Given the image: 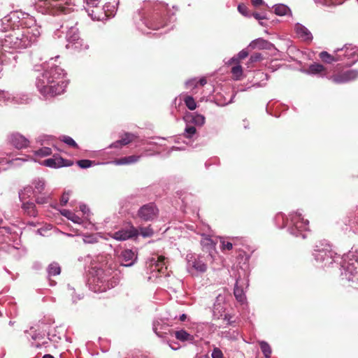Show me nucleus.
Masks as SVG:
<instances>
[{"label":"nucleus","instance_id":"obj_40","mask_svg":"<svg viewBox=\"0 0 358 358\" xmlns=\"http://www.w3.org/2000/svg\"><path fill=\"white\" fill-rule=\"evenodd\" d=\"M68 213L69 214V216H68L69 220H71L74 223H78V224L81 223L82 220L80 217H78L76 214L71 213V212H68Z\"/></svg>","mask_w":358,"mask_h":358},{"label":"nucleus","instance_id":"obj_52","mask_svg":"<svg viewBox=\"0 0 358 358\" xmlns=\"http://www.w3.org/2000/svg\"><path fill=\"white\" fill-rule=\"evenodd\" d=\"M201 85L203 86L204 85L206 84L207 81H206V79L205 78H201L199 82H198Z\"/></svg>","mask_w":358,"mask_h":358},{"label":"nucleus","instance_id":"obj_41","mask_svg":"<svg viewBox=\"0 0 358 358\" xmlns=\"http://www.w3.org/2000/svg\"><path fill=\"white\" fill-rule=\"evenodd\" d=\"M212 358H224V355L221 350L217 348H214L212 352Z\"/></svg>","mask_w":358,"mask_h":358},{"label":"nucleus","instance_id":"obj_54","mask_svg":"<svg viewBox=\"0 0 358 358\" xmlns=\"http://www.w3.org/2000/svg\"><path fill=\"white\" fill-rule=\"evenodd\" d=\"M186 318H187L186 315L182 314V315H180V321H185V320H186Z\"/></svg>","mask_w":358,"mask_h":358},{"label":"nucleus","instance_id":"obj_43","mask_svg":"<svg viewBox=\"0 0 358 358\" xmlns=\"http://www.w3.org/2000/svg\"><path fill=\"white\" fill-rule=\"evenodd\" d=\"M238 10L241 14H243L245 16H248L249 15L248 12V7L243 3L238 5Z\"/></svg>","mask_w":358,"mask_h":358},{"label":"nucleus","instance_id":"obj_1","mask_svg":"<svg viewBox=\"0 0 358 358\" xmlns=\"http://www.w3.org/2000/svg\"><path fill=\"white\" fill-rule=\"evenodd\" d=\"M62 70L58 66L45 71L38 79L36 87L41 94L53 97L64 92L66 83L64 80Z\"/></svg>","mask_w":358,"mask_h":358},{"label":"nucleus","instance_id":"obj_32","mask_svg":"<svg viewBox=\"0 0 358 358\" xmlns=\"http://www.w3.org/2000/svg\"><path fill=\"white\" fill-rule=\"evenodd\" d=\"M61 141L66 143L71 147H73L74 148H78V144L76 143V141L70 136H62L60 138Z\"/></svg>","mask_w":358,"mask_h":358},{"label":"nucleus","instance_id":"obj_20","mask_svg":"<svg viewBox=\"0 0 358 358\" xmlns=\"http://www.w3.org/2000/svg\"><path fill=\"white\" fill-rule=\"evenodd\" d=\"M166 258L164 256H159L157 257V260L155 262V268L159 273H164V269L166 271L167 269V266L165 263Z\"/></svg>","mask_w":358,"mask_h":358},{"label":"nucleus","instance_id":"obj_51","mask_svg":"<svg viewBox=\"0 0 358 358\" xmlns=\"http://www.w3.org/2000/svg\"><path fill=\"white\" fill-rule=\"evenodd\" d=\"M0 229H3L5 232H6L8 234H10L11 233V229L8 227H0Z\"/></svg>","mask_w":358,"mask_h":358},{"label":"nucleus","instance_id":"obj_9","mask_svg":"<svg viewBox=\"0 0 358 358\" xmlns=\"http://www.w3.org/2000/svg\"><path fill=\"white\" fill-rule=\"evenodd\" d=\"M205 257L199 256L197 259L189 260V266L193 268L198 272L204 273L207 271V262Z\"/></svg>","mask_w":358,"mask_h":358},{"label":"nucleus","instance_id":"obj_24","mask_svg":"<svg viewBox=\"0 0 358 358\" xmlns=\"http://www.w3.org/2000/svg\"><path fill=\"white\" fill-rule=\"evenodd\" d=\"M61 273V268L59 264L53 262L48 266V274L50 276L59 275Z\"/></svg>","mask_w":358,"mask_h":358},{"label":"nucleus","instance_id":"obj_4","mask_svg":"<svg viewBox=\"0 0 358 358\" xmlns=\"http://www.w3.org/2000/svg\"><path fill=\"white\" fill-rule=\"evenodd\" d=\"M68 31L66 32V40L68 44L66 45L67 48H70L71 46L75 45V48H79L83 46V40L80 38L79 29L77 27V22L70 23L66 25Z\"/></svg>","mask_w":358,"mask_h":358},{"label":"nucleus","instance_id":"obj_8","mask_svg":"<svg viewBox=\"0 0 358 358\" xmlns=\"http://www.w3.org/2000/svg\"><path fill=\"white\" fill-rule=\"evenodd\" d=\"M201 244L203 251L208 252L205 257L206 261L212 262L213 261V252L215 250V243L208 236L203 237L201 241Z\"/></svg>","mask_w":358,"mask_h":358},{"label":"nucleus","instance_id":"obj_47","mask_svg":"<svg viewBox=\"0 0 358 358\" xmlns=\"http://www.w3.org/2000/svg\"><path fill=\"white\" fill-rule=\"evenodd\" d=\"M127 358H148V357L143 355L131 354V355H129Z\"/></svg>","mask_w":358,"mask_h":358},{"label":"nucleus","instance_id":"obj_19","mask_svg":"<svg viewBox=\"0 0 358 358\" xmlns=\"http://www.w3.org/2000/svg\"><path fill=\"white\" fill-rule=\"evenodd\" d=\"M320 58L324 62L327 64H331L334 62H338L340 60V58L338 56H334L330 54H329L326 51H322L319 55Z\"/></svg>","mask_w":358,"mask_h":358},{"label":"nucleus","instance_id":"obj_46","mask_svg":"<svg viewBox=\"0 0 358 358\" xmlns=\"http://www.w3.org/2000/svg\"><path fill=\"white\" fill-rule=\"evenodd\" d=\"M122 146H124V145H122V143L120 142V140H118V141H116L115 142L113 143L110 145V148H121Z\"/></svg>","mask_w":358,"mask_h":358},{"label":"nucleus","instance_id":"obj_26","mask_svg":"<svg viewBox=\"0 0 358 358\" xmlns=\"http://www.w3.org/2000/svg\"><path fill=\"white\" fill-rule=\"evenodd\" d=\"M136 136L131 133H125L123 136H122L120 139V142L123 145H127L131 143L136 138Z\"/></svg>","mask_w":358,"mask_h":358},{"label":"nucleus","instance_id":"obj_17","mask_svg":"<svg viewBox=\"0 0 358 358\" xmlns=\"http://www.w3.org/2000/svg\"><path fill=\"white\" fill-rule=\"evenodd\" d=\"M297 34L304 41H310L313 38L311 33L308 29L301 24H297L296 27Z\"/></svg>","mask_w":358,"mask_h":358},{"label":"nucleus","instance_id":"obj_14","mask_svg":"<svg viewBox=\"0 0 358 358\" xmlns=\"http://www.w3.org/2000/svg\"><path fill=\"white\" fill-rule=\"evenodd\" d=\"M22 209L24 214L30 217H36L38 215V210L34 203L27 201L24 202L22 205Z\"/></svg>","mask_w":358,"mask_h":358},{"label":"nucleus","instance_id":"obj_16","mask_svg":"<svg viewBox=\"0 0 358 358\" xmlns=\"http://www.w3.org/2000/svg\"><path fill=\"white\" fill-rule=\"evenodd\" d=\"M141 158L140 155H131L124 157L120 159H116L113 161L115 165H128L137 162Z\"/></svg>","mask_w":358,"mask_h":358},{"label":"nucleus","instance_id":"obj_2","mask_svg":"<svg viewBox=\"0 0 358 358\" xmlns=\"http://www.w3.org/2000/svg\"><path fill=\"white\" fill-rule=\"evenodd\" d=\"M32 187H26L24 189V192L21 191L19 192V197L21 201L24 199V192H30L32 191L34 197L36 198V202L38 204L47 203L49 201L50 196L45 191V182L43 179L37 178L33 180Z\"/></svg>","mask_w":358,"mask_h":358},{"label":"nucleus","instance_id":"obj_27","mask_svg":"<svg viewBox=\"0 0 358 358\" xmlns=\"http://www.w3.org/2000/svg\"><path fill=\"white\" fill-rule=\"evenodd\" d=\"M54 159L55 160V166L57 168L62 166H69L73 164V162L66 160L61 157L54 156Z\"/></svg>","mask_w":358,"mask_h":358},{"label":"nucleus","instance_id":"obj_6","mask_svg":"<svg viewBox=\"0 0 358 358\" xmlns=\"http://www.w3.org/2000/svg\"><path fill=\"white\" fill-rule=\"evenodd\" d=\"M158 214V209L153 203L143 205L138 211L137 215L145 222L153 220Z\"/></svg>","mask_w":358,"mask_h":358},{"label":"nucleus","instance_id":"obj_15","mask_svg":"<svg viewBox=\"0 0 358 358\" xmlns=\"http://www.w3.org/2000/svg\"><path fill=\"white\" fill-rule=\"evenodd\" d=\"M100 1V0H84V3L85 4V8L89 13V15H90L92 19L99 18V16H96L93 10H92V13H90V9L98 8L99 7Z\"/></svg>","mask_w":358,"mask_h":358},{"label":"nucleus","instance_id":"obj_30","mask_svg":"<svg viewBox=\"0 0 358 358\" xmlns=\"http://www.w3.org/2000/svg\"><path fill=\"white\" fill-rule=\"evenodd\" d=\"M35 155L38 157H46L52 154V150L50 148L43 147L34 152Z\"/></svg>","mask_w":358,"mask_h":358},{"label":"nucleus","instance_id":"obj_11","mask_svg":"<svg viewBox=\"0 0 358 358\" xmlns=\"http://www.w3.org/2000/svg\"><path fill=\"white\" fill-rule=\"evenodd\" d=\"M120 259L122 262V265L124 266H131L134 264L136 257L135 254L131 250H124L120 255Z\"/></svg>","mask_w":358,"mask_h":358},{"label":"nucleus","instance_id":"obj_13","mask_svg":"<svg viewBox=\"0 0 358 358\" xmlns=\"http://www.w3.org/2000/svg\"><path fill=\"white\" fill-rule=\"evenodd\" d=\"M187 123H194L197 126H202L205 123V117L199 114L188 113L184 117Z\"/></svg>","mask_w":358,"mask_h":358},{"label":"nucleus","instance_id":"obj_22","mask_svg":"<svg viewBox=\"0 0 358 358\" xmlns=\"http://www.w3.org/2000/svg\"><path fill=\"white\" fill-rule=\"evenodd\" d=\"M308 71L313 74L322 73L325 72V68L320 64L315 63L310 65Z\"/></svg>","mask_w":358,"mask_h":358},{"label":"nucleus","instance_id":"obj_33","mask_svg":"<svg viewBox=\"0 0 358 358\" xmlns=\"http://www.w3.org/2000/svg\"><path fill=\"white\" fill-rule=\"evenodd\" d=\"M139 231L140 234L143 237H150L153 235V230L150 226L147 227H140L138 232Z\"/></svg>","mask_w":358,"mask_h":358},{"label":"nucleus","instance_id":"obj_10","mask_svg":"<svg viewBox=\"0 0 358 358\" xmlns=\"http://www.w3.org/2000/svg\"><path fill=\"white\" fill-rule=\"evenodd\" d=\"M10 143L17 149L25 148L29 145V141L20 134H14L10 136Z\"/></svg>","mask_w":358,"mask_h":358},{"label":"nucleus","instance_id":"obj_61","mask_svg":"<svg viewBox=\"0 0 358 358\" xmlns=\"http://www.w3.org/2000/svg\"><path fill=\"white\" fill-rule=\"evenodd\" d=\"M3 222V220L0 219V223Z\"/></svg>","mask_w":358,"mask_h":358},{"label":"nucleus","instance_id":"obj_37","mask_svg":"<svg viewBox=\"0 0 358 358\" xmlns=\"http://www.w3.org/2000/svg\"><path fill=\"white\" fill-rule=\"evenodd\" d=\"M83 242L87 244H94L98 242V238L94 235L87 236L83 238Z\"/></svg>","mask_w":358,"mask_h":358},{"label":"nucleus","instance_id":"obj_59","mask_svg":"<svg viewBox=\"0 0 358 358\" xmlns=\"http://www.w3.org/2000/svg\"><path fill=\"white\" fill-rule=\"evenodd\" d=\"M50 285H56V282H50Z\"/></svg>","mask_w":358,"mask_h":358},{"label":"nucleus","instance_id":"obj_53","mask_svg":"<svg viewBox=\"0 0 358 358\" xmlns=\"http://www.w3.org/2000/svg\"><path fill=\"white\" fill-rule=\"evenodd\" d=\"M252 15L254 16L255 18H256L257 20H260V19H263V17H262L260 15V14L257 13H252Z\"/></svg>","mask_w":358,"mask_h":358},{"label":"nucleus","instance_id":"obj_25","mask_svg":"<svg viewBox=\"0 0 358 358\" xmlns=\"http://www.w3.org/2000/svg\"><path fill=\"white\" fill-rule=\"evenodd\" d=\"M184 102L185 106L187 107L188 109L190 110H194L196 108V103L194 100V99L192 96H185L184 97Z\"/></svg>","mask_w":358,"mask_h":358},{"label":"nucleus","instance_id":"obj_34","mask_svg":"<svg viewBox=\"0 0 358 358\" xmlns=\"http://www.w3.org/2000/svg\"><path fill=\"white\" fill-rule=\"evenodd\" d=\"M248 55L249 52L247 50H243L238 53V58H232L231 62L238 64L240 60L244 59L248 56Z\"/></svg>","mask_w":358,"mask_h":358},{"label":"nucleus","instance_id":"obj_7","mask_svg":"<svg viewBox=\"0 0 358 358\" xmlns=\"http://www.w3.org/2000/svg\"><path fill=\"white\" fill-rule=\"evenodd\" d=\"M138 235V230L134 226L129 229H121L113 234L112 238L117 241H125L129 238L136 237Z\"/></svg>","mask_w":358,"mask_h":358},{"label":"nucleus","instance_id":"obj_21","mask_svg":"<svg viewBox=\"0 0 358 358\" xmlns=\"http://www.w3.org/2000/svg\"><path fill=\"white\" fill-rule=\"evenodd\" d=\"M175 336L177 339L181 341H188L193 340V336L188 334L187 331L184 330L177 331L175 332Z\"/></svg>","mask_w":358,"mask_h":358},{"label":"nucleus","instance_id":"obj_36","mask_svg":"<svg viewBox=\"0 0 358 358\" xmlns=\"http://www.w3.org/2000/svg\"><path fill=\"white\" fill-rule=\"evenodd\" d=\"M93 162L89 159H81L77 162V164L82 169H87L92 166Z\"/></svg>","mask_w":358,"mask_h":358},{"label":"nucleus","instance_id":"obj_45","mask_svg":"<svg viewBox=\"0 0 358 358\" xmlns=\"http://www.w3.org/2000/svg\"><path fill=\"white\" fill-rule=\"evenodd\" d=\"M165 25H166V24L164 22H162L159 24H155L152 22L150 26H149V28L155 29V30H157L162 27H164Z\"/></svg>","mask_w":358,"mask_h":358},{"label":"nucleus","instance_id":"obj_56","mask_svg":"<svg viewBox=\"0 0 358 358\" xmlns=\"http://www.w3.org/2000/svg\"><path fill=\"white\" fill-rule=\"evenodd\" d=\"M2 70H3L2 62H1V59H0V73L2 71Z\"/></svg>","mask_w":358,"mask_h":358},{"label":"nucleus","instance_id":"obj_18","mask_svg":"<svg viewBox=\"0 0 358 358\" xmlns=\"http://www.w3.org/2000/svg\"><path fill=\"white\" fill-rule=\"evenodd\" d=\"M294 222L296 228L299 230H307L308 229V220H304L300 215L295 216Z\"/></svg>","mask_w":358,"mask_h":358},{"label":"nucleus","instance_id":"obj_60","mask_svg":"<svg viewBox=\"0 0 358 358\" xmlns=\"http://www.w3.org/2000/svg\"><path fill=\"white\" fill-rule=\"evenodd\" d=\"M85 48H86V49L88 48V45H85Z\"/></svg>","mask_w":358,"mask_h":358},{"label":"nucleus","instance_id":"obj_42","mask_svg":"<svg viewBox=\"0 0 358 358\" xmlns=\"http://www.w3.org/2000/svg\"><path fill=\"white\" fill-rule=\"evenodd\" d=\"M263 59V57L261 53L256 52L250 56V61L251 62H256L261 61Z\"/></svg>","mask_w":358,"mask_h":358},{"label":"nucleus","instance_id":"obj_29","mask_svg":"<svg viewBox=\"0 0 358 358\" xmlns=\"http://www.w3.org/2000/svg\"><path fill=\"white\" fill-rule=\"evenodd\" d=\"M234 79L239 80L243 74V69L242 66L239 64H237L231 68V71Z\"/></svg>","mask_w":358,"mask_h":358},{"label":"nucleus","instance_id":"obj_39","mask_svg":"<svg viewBox=\"0 0 358 358\" xmlns=\"http://www.w3.org/2000/svg\"><path fill=\"white\" fill-rule=\"evenodd\" d=\"M69 193L70 192H64L62 194L61 199H60V204L64 206H66L69 200Z\"/></svg>","mask_w":358,"mask_h":358},{"label":"nucleus","instance_id":"obj_58","mask_svg":"<svg viewBox=\"0 0 358 358\" xmlns=\"http://www.w3.org/2000/svg\"><path fill=\"white\" fill-rule=\"evenodd\" d=\"M29 224L31 226H36V224L33 222H29Z\"/></svg>","mask_w":358,"mask_h":358},{"label":"nucleus","instance_id":"obj_38","mask_svg":"<svg viewBox=\"0 0 358 358\" xmlns=\"http://www.w3.org/2000/svg\"><path fill=\"white\" fill-rule=\"evenodd\" d=\"M221 249L222 250H231L233 248V244L231 242L225 241L224 240H221Z\"/></svg>","mask_w":358,"mask_h":358},{"label":"nucleus","instance_id":"obj_49","mask_svg":"<svg viewBox=\"0 0 358 358\" xmlns=\"http://www.w3.org/2000/svg\"><path fill=\"white\" fill-rule=\"evenodd\" d=\"M194 85L195 86H196V83L195 82V80H189L186 83V86L187 87H189L190 86Z\"/></svg>","mask_w":358,"mask_h":358},{"label":"nucleus","instance_id":"obj_31","mask_svg":"<svg viewBox=\"0 0 358 358\" xmlns=\"http://www.w3.org/2000/svg\"><path fill=\"white\" fill-rule=\"evenodd\" d=\"M234 294L236 297V299L240 301L243 302L245 299L244 293L243 289L241 287H238L237 285L235 286Z\"/></svg>","mask_w":358,"mask_h":358},{"label":"nucleus","instance_id":"obj_3","mask_svg":"<svg viewBox=\"0 0 358 358\" xmlns=\"http://www.w3.org/2000/svg\"><path fill=\"white\" fill-rule=\"evenodd\" d=\"M315 252L317 253H314L313 255L317 261L321 260L328 262V259H330L331 261L329 263L331 264L338 257L337 253L333 251L331 246L328 243L324 245L321 243H320V245H316Z\"/></svg>","mask_w":358,"mask_h":358},{"label":"nucleus","instance_id":"obj_57","mask_svg":"<svg viewBox=\"0 0 358 358\" xmlns=\"http://www.w3.org/2000/svg\"><path fill=\"white\" fill-rule=\"evenodd\" d=\"M69 211H66V213H63V215H64L67 218H68V216H69V214L68 213Z\"/></svg>","mask_w":358,"mask_h":358},{"label":"nucleus","instance_id":"obj_5","mask_svg":"<svg viewBox=\"0 0 358 358\" xmlns=\"http://www.w3.org/2000/svg\"><path fill=\"white\" fill-rule=\"evenodd\" d=\"M358 78V71L355 69L348 70L344 72L334 73L330 80L335 84H343Z\"/></svg>","mask_w":358,"mask_h":358},{"label":"nucleus","instance_id":"obj_44","mask_svg":"<svg viewBox=\"0 0 358 358\" xmlns=\"http://www.w3.org/2000/svg\"><path fill=\"white\" fill-rule=\"evenodd\" d=\"M44 164L49 167L57 168L54 158H50L44 161Z\"/></svg>","mask_w":358,"mask_h":358},{"label":"nucleus","instance_id":"obj_12","mask_svg":"<svg viewBox=\"0 0 358 358\" xmlns=\"http://www.w3.org/2000/svg\"><path fill=\"white\" fill-rule=\"evenodd\" d=\"M271 43L266 40L262 38L252 41L248 45V48L251 50L259 49V50H268L271 47Z\"/></svg>","mask_w":358,"mask_h":358},{"label":"nucleus","instance_id":"obj_28","mask_svg":"<svg viewBox=\"0 0 358 358\" xmlns=\"http://www.w3.org/2000/svg\"><path fill=\"white\" fill-rule=\"evenodd\" d=\"M196 133V129L195 127L187 123L183 134L184 137L187 138H191Z\"/></svg>","mask_w":358,"mask_h":358},{"label":"nucleus","instance_id":"obj_50","mask_svg":"<svg viewBox=\"0 0 358 358\" xmlns=\"http://www.w3.org/2000/svg\"><path fill=\"white\" fill-rule=\"evenodd\" d=\"M80 210L85 214L86 213L89 209L87 208L85 205H81L80 206Z\"/></svg>","mask_w":358,"mask_h":358},{"label":"nucleus","instance_id":"obj_23","mask_svg":"<svg viewBox=\"0 0 358 358\" xmlns=\"http://www.w3.org/2000/svg\"><path fill=\"white\" fill-rule=\"evenodd\" d=\"M259 343L264 357L266 358H269L272 352L271 348L269 344L266 341H260Z\"/></svg>","mask_w":358,"mask_h":358},{"label":"nucleus","instance_id":"obj_48","mask_svg":"<svg viewBox=\"0 0 358 358\" xmlns=\"http://www.w3.org/2000/svg\"><path fill=\"white\" fill-rule=\"evenodd\" d=\"M252 1L255 6H259L263 3V0H252Z\"/></svg>","mask_w":358,"mask_h":358},{"label":"nucleus","instance_id":"obj_35","mask_svg":"<svg viewBox=\"0 0 358 358\" xmlns=\"http://www.w3.org/2000/svg\"><path fill=\"white\" fill-rule=\"evenodd\" d=\"M287 7L284 5H278L275 7V13L278 15H285L287 12Z\"/></svg>","mask_w":358,"mask_h":358},{"label":"nucleus","instance_id":"obj_55","mask_svg":"<svg viewBox=\"0 0 358 358\" xmlns=\"http://www.w3.org/2000/svg\"><path fill=\"white\" fill-rule=\"evenodd\" d=\"M42 358H55L52 355L47 354L45 355Z\"/></svg>","mask_w":358,"mask_h":358}]
</instances>
